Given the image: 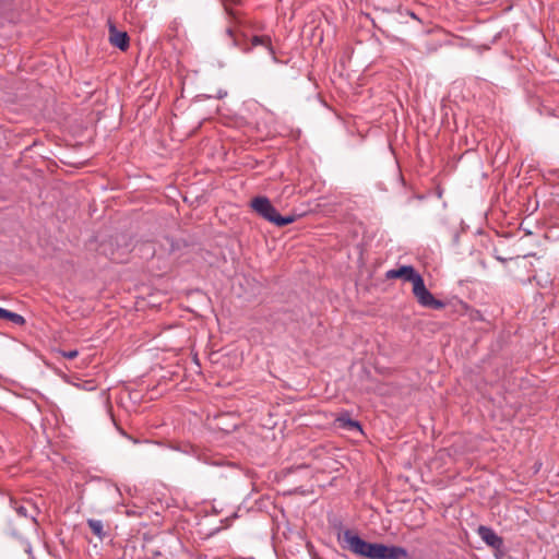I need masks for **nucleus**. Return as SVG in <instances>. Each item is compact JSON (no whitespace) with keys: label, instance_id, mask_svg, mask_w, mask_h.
Instances as JSON below:
<instances>
[{"label":"nucleus","instance_id":"nucleus-14","mask_svg":"<svg viewBox=\"0 0 559 559\" xmlns=\"http://www.w3.org/2000/svg\"><path fill=\"white\" fill-rule=\"evenodd\" d=\"M60 354L67 359H74L79 355V352L76 349L61 350Z\"/></svg>","mask_w":559,"mask_h":559},{"label":"nucleus","instance_id":"nucleus-10","mask_svg":"<svg viewBox=\"0 0 559 559\" xmlns=\"http://www.w3.org/2000/svg\"><path fill=\"white\" fill-rule=\"evenodd\" d=\"M336 423L340 428L346 429V430H358L361 431V426L357 420H354L349 417L348 413L341 414L336 418Z\"/></svg>","mask_w":559,"mask_h":559},{"label":"nucleus","instance_id":"nucleus-17","mask_svg":"<svg viewBox=\"0 0 559 559\" xmlns=\"http://www.w3.org/2000/svg\"><path fill=\"white\" fill-rule=\"evenodd\" d=\"M496 259H497L498 261H500V262H506V261H507V259H504V258H502V257H496Z\"/></svg>","mask_w":559,"mask_h":559},{"label":"nucleus","instance_id":"nucleus-4","mask_svg":"<svg viewBox=\"0 0 559 559\" xmlns=\"http://www.w3.org/2000/svg\"><path fill=\"white\" fill-rule=\"evenodd\" d=\"M337 542L342 549L356 555L362 538L355 531L346 528L338 531Z\"/></svg>","mask_w":559,"mask_h":559},{"label":"nucleus","instance_id":"nucleus-9","mask_svg":"<svg viewBox=\"0 0 559 559\" xmlns=\"http://www.w3.org/2000/svg\"><path fill=\"white\" fill-rule=\"evenodd\" d=\"M258 46L264 47L269 51V53H270V56H271V58H272V60L274 62L278 61L277 57H276V53H275V50H274V47L272 45V39H271V37L269 35H254V36H252V38H251V47H258Z\"/></svg>","mask_w":559,"mask_h":559},{"label":"nucleus","instance_id":"nucleus-1","mask_svg":"<svg viewBox=\"0 0 559 559\" xmlns=\"http://www.w3.org/2000/svg\"><path fill=\"white\" fill-rule=\"evenodd\" d=\"M356 555L368 559H406L408 552L401 546H388L362 539Z\"/></svg>","mask_w":559,"mask_h":559},{"label":"nucleus","instance_id":"nucleus-8","mask_svg":"<svg viewBox=\"0 0 559 559\" xmlns=\"http://www.w3.org/2000/svg\"><path fill=\"white\" fill-rule=\"evenodd\" d=\"M386 278H403L412 284L420 276L412 265H403L399 269L389 270L385 274Z\"/></svg>","mask_w":559,"mask_h":559},{"label":"nucleus","instance_id":"nucleus-6","mask_svg":"<svg viewBox=\"0 0 559 559\" xmlns=\"http://www.w3.org/2000/svg\"><path fill=\"white\" fill-rule=\"evenodd\" d=\"M477 533L483 542H485L491 548L500 550L503 547L502 537H500L491 527L480 525L477 528Z\"/></svg>","mask_w":559,"mask_h":559},{"label":"nucleus","instance_id":"nucleus-11","mask_svg":"<svg viewBox=\"0 0 559 559\" xmlns=\"http://www.w3.org/2000/svg\"><path fill=\"white\" fill-rule=\"evenodd\" d=\"M0 319H5L8 321H11L12 323L16 325H24L25 324V318L16 312H12L10 310H7L4 308L0 307Z\"/></svg>","mask_w":559,"mask_h":559},{"label":"nucleus","instance_id":"nucleus-12","mask_svg":"<svg viewBox=\"0 0 559 559\" xmlns=\"http://www.w3.org/2000/svg\"><path fill=\"white\" fill-rule=\"evenodd\" d=\"M87 525L93 532L94 535H96L98 538L103 539L106 535V532L104 530V524L100 520L90 519L87 520Z\"/></svg>","mask_w":559,"mask_h":559},{"label":"nucleus","instance_id":"nucleus-5","mask_svg":"<svg viewBox=\"0 0 559 559\" xmlns=\"http://www.w3.org/2000/svg\"><path fill=\"white\" fill-rule=\"evenodd\" d=\"M10 506L20 518L31 519L33 522H36V516L38 514V508L29 500H16L13 497L9 499Z\"/></svg>","mask_w":559,"mask_h":559},{"label":"nucleus","instance_id":"nucleus-7","mask_svg":"<svg viewBox=\"0 0 559 559\" xmlns=\"http://www.w3.org/2000/svg\"><path fill=\"white\" fill-rule=\"evenodd\" d=\"M109 43L120 50L126 51L130 46V38L127 32L118 31L115 24L109 23Z\"/></svg>","mask_w":559,"mask_h":559},{"label":"nucleus","instance_id":"nucleus-3","mask_svg":"<svg viewBox=\"0 0 559 559\" xmlns=\"http://www.w3.org/2000/svg\"><path fill=\"white\" fill-rule=\"evenodd\" d=\"M413 294L418 304L423 307L435 310H440L445 307V302L435 298V296L427 289L421 275L413 283Z\"/></svg>","mask_w":559,"mask_h":559},{"label":"nucleus","instance_id":"nucleus-16","mask_svg":"<svg viewBox=\"0 0 559 559\" xmlns=\"http://www.w3.org/2000/svg\"><path fill=\"white\" fill-rule=\"evenodd\" d=\"M225 33H226V35L231 39L233 45H234V46H237L238 44H237V41H236V39H235V34H234V29H233V27H231V26H228V27L226 28Z\"/></svg>","mask_w":559,"mask_h":559},{"label":"nucleus","instance_id":"nucleus-2","mask_svg":"<svg viewBox=\"0 0 559 559\" xmlns=\"http://www.w3.org/2000/svg\"><path fill=\"white\" fill-rule=\"evenodd\" d=\"M251 207L264 219L278 227L292 224L295 221L293 215L282 216L266 197H257L251 201Z\"/></svg>","mask_w":559,"mask_h":559},{"label":"nucleus","instance_id":"nucleus-13","mask_svg":"<svg viewBox=\"0 0 559 559\" xmlns=\"http://www.w3.org/2000/svg\"><path fill=\"white\" fill-rule=\"evenodd\" d=\"M223 5L225 8L226 13L234 20L237 19V11L231 9V5H237L240 3V0H222Z\"/></svg>","mask_w":559,"mask_h":559},{"label":"nucleus","instance_id":"nucleus-15","mask_svg":"<svg viewBox=\"0 0 559 559\" xmlns=\"http://www.w3.org/2000/svg\"><path fill=\"white\" fill-rule=\"evenodd\" d=\"M165 240L169 243V251L173 252L177 249H179L180 245L178 241H176L175 239L173 238H169V237H165Z\"/></svg>","mask_w":559,"mask_h":559}]
</instances>
